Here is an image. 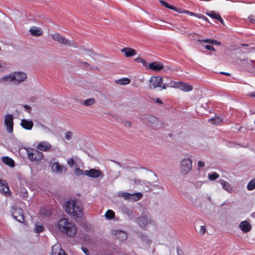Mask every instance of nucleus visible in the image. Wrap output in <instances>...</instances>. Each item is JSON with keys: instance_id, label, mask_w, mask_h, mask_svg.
<instances>
[{"instance_id": "nucleus-58", "label": "nucleus", "mask_w": 255, "mask_h": 255, "mask_svg": "<svg viewBox=\"0 0 255 255\" xmlns=\"http://www.w3.org/2000/svg\"><path fill=\"white\" fill-rule=\"evenodd\" d=\"M4 70V68L1 65H0V72L3 71Z\"/></svg>"}, {"instance_id": "nucleus-16", "label": "nucleus", "mask_w": 255, "mask_h": 255, "mask_svg": "<svg viewBox=\"0 0 255 255\" xmlns=\"http://www.w3.org/2000/svg\"><path fill=\"white\" fill-rule=\"evenodd\" d=\"M121 51L127 57H132L136 54V50L130 47H124Z\"/></svg>"}, {"instance_id": "nucleus-40", "label": "nucleus", "mask_w": 255, "mask_h": 255, "mask_svg": "<svg viewBox=\"0 0 255 255\" xmlns=\"http://www.w3.org/2000/svg\"><path fill=\"white\" fill-rule=\"evenodd\" d=\"M213 40L212 39H210V38H207V39H198V41L199 42H206V43H208L210 44H212V42H213Z\"/></svg>"}, {"instance_id": "nucleus-47", "label": "nucleus", "mask_w": 255, "mask_h": 255, "mask_svg": "<svg viewBox=\"0 0 255 255\" xmlns=\"http://www.w3.org/2000/svg\"><path fill=\"white\" fill-rule=\"evenodd\" d=\"M205 48L207 50H211V51H214L215 48L212 45H206L205 46Z\"/></svg>"}, {"instance_id": "nucleus-3", "label": "nucleus", "mask_w": 255, "mask_h": 255, "mask_svg": "<svg viewBox=\"0 0 255 255\" xmlns=\"http://www.w3.org/2000/svg\"><path fill=\"white\" fill-rule=\"evenodd\" d=\"M58 227L61 232L66 233L69 237L74 236L77 232L75 224L66 218H63L58 221Z\"/></svg>"}, {"instance_id": "nucleus-13", "label": "nucleus", "mask_w": 255, "mask_h": 255, "mask_svg": "<svg viewBox=\"0 0 255 255\" xmlns=\"http://www.w3.org/2000/svg\"><path fill=\"white\" fill-rule=\"evenodd\" d=\"M0 192L7 196L10 194V190L6 181L1 179H0Z\"/></svg>"}, {"instance_id": "nucleus-37", "label": "nucleus", "mask_w": 255, "mask_h": 255, "mask_svg": "<svg viewBox=\"0 0 255 255\" xmlns=\"http://www.w3.org/2000/svg\"><path fill=\"white\" fill-rule=\"evenodd\" d=\"M119 196L123 197L126 200H129L130 194L128 192H121L119 193Z\"/></svg>"}, {"instance_id": "nucleus-5", "label": "nucleus", "mask_w": 255, "mask_h": 255, "mask_svg": "<svg viewBox=\"0 0 255 255\" xmlns=\"http://www.w3.org/2000/svg\"><path fill=\"white\" fill-rule=\"evenodd\" d=\"M192 160L190 158L182 159L180 163V172L185 176L187 175L192 170Z\"/></svg>"}, {"instance_id": "nucleus-59", "label": "nucleus", "mask_w": 255, "mask_h": 255, "mask_svg": "<svg viewBox=\"0 0 255 255\" xmlns=\"http://www.w3.org/2000/svg\"><path fill=\"white\" fill-rule=\"evenodd\" d=\"M42 128L45 130H49V129L47 127H46L45 126H42Z\"/></svg>"}, {"instance_id": "nucleus-27", "label": "nucleus", "mask_w": 255, "mask_h": 255, "mask_svg": "<svg viewBox=\"0 0 255 255\" xmlns=\"http://www.w3.org/2000/svg\"><path fill=\"white\" fill-rule=\"evenodd\" d=\"M96 100L94 98H90L84 100L81 102V104L85 106H91L96 104Z\"/></svg>"}, {"instance_id": "nucleus-54", "label": "nucleus", "mask_w": 255, "mask_h": 255, "mask_svg": "<svg viewBox=\"0 0 255 255\" xmlns=\"http://www.w3.org/2000/svg\"><path fill=\"white\" fill-rule=\"evenodd\" d=\"M203 16V14L198 13H195V15L194 16H196L200 19H201L202 17Z\"/></svg>"}, {"instance_id": "nucleus-33", "label": "nucleus", "mask_w": 255, "mask_h": 255, "mask_svg": "<svg viewBox=\"0 0 255 255\" xmlns=\"http://www.w3.org/2000/svg\"><path fill=\"white\" fill-rule=\"evenodd\" d=\"M247 189L249 190H253L255 189V178L253 179L248 183Z\"/></svg>"}, {"instance_id": "nucleus-18", "label": "nucleus", "mask_w": 255, "mask_h": 255, "mask_svg": "<svg viewBox=\"0 0 255 255\" xmlns=\"http://www.w3.org/2000/svg\"><path fill=\"white\" fill-rule=\"evenodd\" d=\"M114 235L115 238L121 241H125L127 239V234L123 231H115Z\"/></svg>"}, {"instance_id": "nucleus-36", "label": "nucleus", "mask_w": 255, "mask_h": 255, "mask_svg": "<svg viewBox=\"0 0 255 255\" xmlns=\"http://www.w3.org/2000/svg\"><path fill=\"white\" fill-rule=\"evenodd\" d=\"M219 177V175L216 172H212L208 174V178L211 180H215Z\"/></svg>"}, {"instance_id": "nucleus-24", "label": "nucleus", "mask_w": 255, "mask_h": 255, "mask_svg": "<svg viewBox=\"0 0 255 255\" xmlns=\"http://www.w3.org/2000/svg\"><path fill=\"white\" fill-rule=\"evenodd\" d=\"M134 60L136 63H141V64H163L162 62L155 61L154 59L151 61H147L139 57H136Z\"/></svg>"}, {"instance_id": "nucleus-31", "label": "nucleus", "mask_w": 255, "mask_h": 255, "mask_svg": "<svg viewBox=\"0 0 255 255\" xmlns=\"http://www.w3.org/2000/svg\"><path fill=\"white\" fill-rule=\"evenodd\" d=\"M142 197V194L139 192L130 194L129 200L136 201L141 199Z\"/></svg>"}, {"instance_id": "nucleus-46", "label": "nucleus", "mask_w": 255, "mask_h": 255, "mask_svg": "<svg viewBox=\"0 0 255 255\" xmlns=\"http://www.w3.org/2000/svg\"><path fill=\"white\" fill-rule=\"evenodd\" d=\"M90 69L93 70H99L100 69L95 65H86Z\"/></svg>"}, {"instance_id": "nucleus-49", "label": "nucleus", "mask_w": 255, "mask_h": 255, "mask_svg": "<svg viewBox=\"0 0 255 255\" xmlns=\"http://www.w3.org/2000/svg\"><path fill=\"white\" fill-rule=\"evenodd\" d=\"M82 250L86 255H91L90 251L88 250L87 248L83 247Z\"/></svg>"}, {"instance_id": "nucleus-51", "label": "nucleus", "mask_w": 255, "mask_h": 255, "mask_svg": "<svg viewBox=\"0 0 255 255\" xmlns=\"http://www.w3.org/2000/svg\"><path fill=\"white\" fill-rule=\"evenodd\" d=\"M212 44H214L215 45H220L221 43L220 41L216 40L215 39H213Z\"/></svg>"}, {"instance_id": "nucleus-42", "label": "nucleus", "mask_w": 255, "mask_h": 255, "mask_svg": "<svg viewBox=\"0 0 255 255\" xmlns=\"http://www.w3.org/2000/svg\"><path fill=\"white\" fill-rule=\"evenodd\" d=\"M206 231V227L205 226H200V229L199 230V233L201 235H204Z\"/></svg>"}, {"instance_id": "nucleus-21", "label": "nucleus", "mask_w": 255, "mask_h": 255, "mask_svg": "<svg viewBox=\"0 0 255 255\" xmlns=\"http://www.w3.org/2000/svg\"><path fill=\"white\" fill-rule=\"evenodd\" d=\"M146 120L152 127H155L159 123L158 119L156 117L151 115L147 116L146 117Z\"/></svg>"}, {"instance_id": "nucleus-45", "label": "nucleus", "mask_w": 255, "mask_h": 255, "mask_svg": "<svg viewBox=\"0 0 255 255\" xmlns=\"http://www.w3.org/2000/svg\"><path fill=\"white\" fill-rule=\"evenodd\" d=\"M205 166V162L203 161H199L198 162V168L197 170H199L200 168L203 167Z\"/></svg>"}, {"instance_id": "nucleus-53", "label": "nucleus", "mask_w": 255, "mask_h": 255, "mask_svg": "<svg viewBox=\"0 0 255 255\" xmlns=\"http://www.w3.org/2000/svg\"><path fill=\"white\" fill-rule=\"evenodd\" d=\"M201 19L204 20V21H205L206 22H209V19L207 17H206L205 15H203Z\"/></svg>"}, {"instance_id": "nucleus-8", "label": "nucleus", "mask_w": 255, "mask_h": 255, "mask_svg": "<svg viewBox=\"0 0 255 255\" xmlns=\"http://www.w3.org/2000/svg\"><path fill=\"white\" fill-rule=\"evenodd\" d=\"M10 212L13 218L17 221L22 222L24 221L23 211L20 208L14 206L12 207Z\"/></svg>"}, {"instance_id": "nucleus-22", "label": "nucleus", "mask_w": 255, "mask_h": 255, "mask_svg": "<svg viewBox=\"0 0 255 255\" xmlns=\"http://www.w3.org/2000/svg\"><path fill=\"white\" fill-rule=\"evenodd\" d=\"M51 144L46 141H41L37 146V149L43 151H46L51 148Z\"/></svg>"}, {"instance_id": "nucleus-11", "label": "nucleus", "mask_w": 255, "mask_h": 255, "mask_svg": "<svg viewBox=\"0 0 255 255\" xmlns=\"http://www.w3.org/2000/svg\"><path fill=\"white\" fill-rule=\"evenodd\" d=\"M13 84H16L23 82L26 78V75L23 72H16L12 74Z\"/></svg>"}, {"instance_id": "nucleus-60", "label": "nucleus", "mask_w": 255, "mask_h": 255, "mask_svg": "<svg viewBox=\"0 0 255 255\" xmlns=\"http://www.w3.org/2000/svg\"><path fill=\"white\" fill-rule=\"evenodd\" d=\"M221 74H224V75H230L229 73H225V72H220Z\"/></svg>"}, {"instance_id": "nucleus-63", "label": "nucleus", "mask_w": 255, "mask_h": 255, "mask_svg": "<svg viewBox=\"0 0 255 255\" xmlns=\"http://www.w3.org/2000/svg\"><path fill=\"white\" fill-rule=\"evenodd\" d=\"M242 46H248V45L247 44H242Z\"/></svg>"}, {"instance_id": "nucleus-62", "label": "nucleus", "mask_w": 255, "mask_h": 255, "mask_svg": "<svg viewBox=\"0 0 255 255\" xmlns=\"http://www.w3.org/2000/svg\"><path fill=\"white\" fill-rule=\"evenodd\" d=\"M80 64H88V62H85V61H84V62H81Z\"/></svg>"}, {"instance_id": "nucleus-39", "label": "nucleus", "mask_w": 255, "mask_h": 255, "mask_svg": "<svg viewBox=\"0 0 255 255\" xmlns=\"http://www.w3.org/2000/svg\"><path fill=\"white\" fill-rule=\"evenodd\" d=\"M43 226L36 224L35 228V232L40 233V232H42L43 231Z\"/></svg>"}, {"instance_id": "nucleus-12", "label": "nucleus", "mask_w": 255, "mask_h": 255, "mask_svg": "<svg viewBox=\"0 0 255 255\" xmlns=\"http://www.w3.org/2000/svg\"><path fill=\"white\" fill-rule=\"evenodd\" d=\"M85 175L88 176L91 178H98L103 177L102 172L98 169L95 168L91 169L88 170H85Z\"/></svg>"}, {"instance_id": "nucleus-25", "label": "nucleus", "mask_w": 255, "mask_h": 255, "mask_svg": "<svg viewBox=\"0 0 255 255\" xmlns=\"http://www.w3.org/2000/svg\"><path fill=\"white\" fill-rule=\"evenodd\" d=\"M220 182L224 190L229 193L232 192L233 188L229 182L222 179L220 180Z\"/></svg>"}, {"instance_id": "nucleus-30", "label": "nucleus", "mask_w": 255, "mask_h": 255, "mask_svg": "<svg viewBox=\"0 0 255 255\" xmlns=\"http://www.w3.org/2000/svg\"><path fill=\"white\" fill-rule=\"evenodd\" d=\"M130 82V79L128 78H123L120 79L116 80L115 81V83L116 84L120 85H126L129 84Z\"/></svg>"}, {"instance_id": "nucleus-9", "label": "nucleus", "mask_w": 255, "mask_h": 255, "mask_svg": "<svg viewBox=\"0 0 255 255\" xmlns=\"http://www.w3.org/2000/svg\"><path fill=\"white\" fill-rule=\"evenodd\" d=\"M162 78L160 76H152L149 80V87L154 89L156 88H161L163 86Z\"/></svg>"}, {"instance_id": "nucleus-26", "label": "nucleus", "mask_w": 255, "mask_h": 255, "mask_svg": "<svg viewBox=\"0 0 255 255\" xmlns=\"http://www.w3.org/2000/svg\"><path fill=\"white\" fill-rule=\"evenodd\" d=\"M1 159L5 164L8 165L11 167H13L15 165L14 160L8 156L3 157Z\"/></svg>"}, {"instance_id": "nucleus-6", "label": "nucleus", "mask_w": 255, "mask_h": 255, "mask_svg": "<svg viewBox=\"0 0 255 255\" xmlns=\"http://www.w3.org/2000/svg\"><path fill=\"white\" fill-rule=\"evenodd\" d=\"M49 165L53 172L57 173H65L67 168L63 165L59 164L56 158H52L49 162Z\"/></svg>"}, {"instance_id": "nucleus-34", "label": "nucleus", "mask_w": 255, "mask_h": 255, "mask_svg": "<svg viewBox=\"0 0 255 255\" xmlns=\"http://www.w3.org/2000/svg\"><path fill=\"white\" fill-rule=\"evenodd\" d=\"M209 121L210 122H212V124H214L215 125H219L222 122V120L220 117H216L213 119H209Z\"/></svg>"}, {"instance_id": "nucleus-48", "label": "nucleus", "mask_w": 255, "mask_h": 255, "mask_svg": "<svg viewBox=\"0 0 255 255\" xmlns=\"http://www.w3.org/2000/svg\"><path fill=\"white\" fill-rule=\"evenodd\" d=\"M249 19L251 22L255 24V16L250 15V16H249Z\"/></svg>"}, {"instance_id": "nucleus-10", "label": "nucleus", "mask_w": 255, "mask_h": 255, "mask_svg": "<svg viewBox=\"0 0 255 255\" xmlns=\"http://www.w3.org/2000/svg\"><path fill=\"white\" fill-rule=\"evenodd\" d=\"M4 124L8 133L13 132V116L11 114H7L4 117Z\"/></svg>"}, {"instance_id": "nucleus-41", "label": "nucleus", "mask_w": 255, "mask_h": 255, "mask_svg": "<svg viewBox=\"0 0 255 255\" xmlns=\"http://www.w3.org/2000/svg\"><path fill=\"white\" fill-rule=\"evenodd\" d=\"M67 164L70 167H73L75 164V161L73 158H69L67 159Z\"/></svg>"}, {"instance_id": "nucleus-57", "label": "nucleus", "mask_w": 255, "mask_h": 255, "mask_svg": "<svg viewBox=\"0 0 255 255\" xmlns=\"http://www.w3.org/2000/svg\"><path fill=\"white\" fill-rule=\"evenodd\" d=\"M235 53H241L242 52V50L241 49L237 48L235 50Z\"/></svg>"}, {"instance_id": "nucleus-38", "label": "nucleus", "mask_w": 255, "mask_h": 255, "mask_svg": "<svg viewBox=\"0 0 255 255\" xmlns=\"http://www.w3.org/2000/svg\"><path fill=\"white\" fill-rule=\"evenodd\" d=\"M85 170L83 171L79 168H77L74 170V173L77 176L85 175Z\"/></svg>"}, {"instance_id": "nucleus-32", "label": "nucleus", "mask_w": 255, "mask_h": 255, "mask_svg": "<svg viewBox=\"0 0 255 255\" xmlns=\"http://www.w3.org/2000/svg\"><path fill=\"white\" fill-rule=\"evenodd\" d=\"M159 2L163 6H164L165 7L168 8L170 9H172L175 11H178L177 10V8L173 6V5L169 4L168 3L166 2L164 0H160Z\"/></svg>"}, {"instance_id": "nucleus-4", "label": "nucleus", "mask_w": 255, "mask_h": 255, "mask_svg": "<svg viewBox=\"0 0 255 255\" xmlns=\"http://www.w3.org/2000/svg\"><path fill=\"white\" fill-rule=\"evenodd\" d=\"M167 87L180 89L181 90L189 92L192 90L191 85L181 82H175L167 78V81L163 85L162 89H166Z\"/></svg>"}, {"instance_id": "nucleus-17", "label": "nucleus", "mask_w": 255, "mask_h": 255, "mask_svg": "<svg viewBox=\"0 0 255 255\" xmlns=\"http://www.w3.org/2000/svg\"><path fill=\"white\" fill-rule=\"evenodd\" d=\"M65 252L62 249L60 245L57 244L54 245L52 248V255H63Z\"/></svg>"}, {"instance_id": "nucleus-20", "label": "nucleus", "mask_w": 255, "mask_h": 255, "mask_svg": "<svg viewBox=\"0 0 255 255\" xmlns=\"http://www.w3.org/2000/svg\"><path fill=\"white\" fill-rule=\"evenodd\" d=\"M20 125L23 128L27 130H30L33 126V123L32 121L23 119L21 121Z\"/></svg>"}, {"instance_id": "nucleus-28", "label": "nucleus", "mask_w": 255, "mask_h": 255, "mask_svg": "<svg viewBox=\"0 0 255 255\" xmlns=\"http://www.w3.org/2000/svg\"><path fill=\"white\" fill-rule=\"evenodd\" d=\"M147 69H151L153 71L158 72L163 69L162 65H145Z\"/></svg>"}, {"instance_id": "nucleus-14", "label": "nucleus", "mask_w": 255, "mask_h": 255, "mask_svg": "<svg viewBox=\"0 0 255 255\" xmlns=\"http://www.w3.org/2000/svg\"><path fill=\"white\" fill-rule=\"evenodd\" d=\"M206 14L211 18L215 19L218 20L222 24L225 25L224 21L219 12H216L215 11H210L208 12H206Z\"/></svg>"}, {"instance_id": "nucleus-50", "label": "nucleus", "mask_w": 255, "mask_h": 255, "mask_svg": "<svg viewBox=\"0 0 255 255\" xmlns=\"http://www.w3.org/2000/svg\"><path fill=\"white\" fill-rule=\"evenodd\" d=\"M183 13H185L187 14H188L190 16H194L195 15V12H191V11H190L189 10H184L183 11Z\"/></svg>"}, {"instance_id": "nucleus-52", "label": "nucleus", "mask_w": 255, "mask_h": 255, "mask_svg": "<svg viewBox=\"0 0 255 255\" xmlns=\"http://www.w3.org/2000/svg\"><path fill=\"white\" fill-rule=\"evenodd\" d=\"M23 107L28 112H30L31 111V109L29 106L27 105H25L23 106Z\"/></svg>"}, {"instance_id": "nucleus-55", "label": "nucleus", "mask_w": 255, "mask_h": 255, "mask_svg": "<svg viewBox=\"0 0 255 255\" xmlns=\"http://www.w3.org/2000/svg\"><path fill=\"white\" fill-rule=\"evenodd\" d=\"M155 101L156 103H158L159 104H162V102L159 98H156Z\"/></svg>"}, {"instance_id": "nucleus-61", "label": "nucleus", "mask_w": 255, "mask_h": 255, "mask_svg": "<svg viewBox=\"0 0 255 255\" xmlns=\"http://www.w3.org/2000/svg\"><path fill=\"white\" fill-rule=\"evenodd\" d=\"M211 69L212 70H213V71L214 72H218V70H216V69H215V68H211Z\"/></svg>"}, {"instance_id": "nucleus-43", "label": "nucleus", "mask_w": 255, "mask_h": 255, "mask_svg": "<svg viewBox=\"0 0 255 255\" xmlns=\"http://www.w3.org/2000/svg\"><path fill=\"white\" fill-rule=\"evenodd\" d=\"M134 185H138L141 184L142 181L139 179H134L132 180Z\"/></svg>"}, {"instance_id": "nucleus-1", "label": "nucleus", "mask_w": 255, "mask_h": 255, "mask_svg": "<svg viewBox=\"0 0 255 255\" xmlns=\"http://www.w3.org/2000/svg\"><path fill=\"white\" fill-rule=\"evenodd\" d=\"M51 36L54 40L61 44L79 49L80 50L82 51L83 53L85 55H90L92 57L96 55V53L92 49L86 48L84 46L78 45L74 41L67 40L58 33L53 34Z\"/></svg>"}, {"instance_id": "nucleus-7", "label": "nucleus", "mask_w": 255, "mask_h": 255, "mask_svg": "<svg viewBox=\"0 0 255 255\" xmlns=\"http://www.w3.org/2000/svg\"><path fill=\"white\" fill-rule=\"evenodd\" d=\"M27 155L29 160L36 162L41 161L43 157V153L35 149L27 150Z\"/></svg>"}, {"instance_id": "nucleus-35", "label": "nucleus", "mask_w": 255, "mask_h": 255, "mask_svg": "<svg viewBox=\"0 0 255 255\" xmlns=\"http://www.w3.org/2000/svg\"><path fill=\"white\" fill-rule=\"evenodd\" d=\"M105 216L108 219H112L115 217V213L112 210H109L106 212Z\"/></svg>"}, {"instance_id": "nucleus-15", "label": "nucleus", "mask_w": 255, "mask_h": 255, "mask_svg": "<svg viewBox=\"0 0 255 255\" xmlns=\"http://www.w3.org/2000/svg\"><path fill=\"white\" fill-rule=\"evenodd\" d=\"M239 227L244 233L249 232L252 229V225L250 222L247 221L241 222Z\"/></svg>"}, {"instance_id": "nucleus-56", "label": "nucleus", "mask_w": 255, "mask_h": 255, "mask_svg": "<svg viewBox=\"0 0 255 255\" xmlns=\"http://www.w3.org/2000/svg\"><path fill=\"white\" fill-rule=\"evenodd\" d=\"M250 65L252 67L251 72L255 73V65Z\"/></svg>"}, {"instance_id": "nucleus-44", "label": "nucleus", "mask_w": 255, "mask_h": 255, "mask_svg": "<svg viewBox=\"0 0 255 255\" xmlns=\"http://www.w3.org/2000/svg\"><path fill=\"white\" fill-rule=\"evenodd\" d=\"M72 136V132L71 131H67L65 133V138L67 140H70Z\"/></svg>"}, {"instance_id": "nucleus-19", "label": "nucleus", "mask_w": 255, "mask_h": 255, "mask_svg": "<svg viewBox=\"0 0 255 255\" xmlns=\"http://www.w3.org/2000/svg\"><path fill=\"white\" fill-rule=\"evenodd\" d=\"M137 222L141 227H145L146 225L151 223V220L146 217H141L137 219Z\"/></svg>"}, {"instance_id": "nucleus-29", "label": "nucleus", "mask_w": 255, "mask_h": 255, "mask_svg": "<svg viewBox=\"0 0 255 255\" xmlns=\"http://www.w3.org/2000/svg\"><path fill=\"white\" fill-rule=\"evenodd\" d=\"M8 82H12L13 83L12 74L4 76L0 79V83L4 84Z\"/></svg>"}, {"instance_id": "nucleus-64", "label": "nucleus", "mask_w": 255, "mask_h": 255, "mask_svg": "<svg viewBox=\"0 0 255 255\" xmlns=\"http://www.w3.org/2000/svg\"><path fill=\"white\" fill-rule=\"evenodd\" d=\"M63 255H67L66 253H65Z\"/></svg>"}, {"instance_id": "nucleus-2", "label": "nucleus", "mask_w": 255, "mask_h": 255, "mask_svg": "<svg viewBox=\"0 0 255 255\" xmlns=\"http://www.w3.org/2000/svg\"><path fill=\"white\" fill-rule=\"evenodd\" d=\"M66 212L71 216L80 217L83 215V207L79 200H70L65 204Z\"/></svg>"}, {"instance_id": "nucleus-23", "label": "nucleus", "mask_w": 255, "mask_h": 255, "mask_svg": "<svg viewBox=\"0 0 255 255\" xmlns=\"http://www.w3.org/2000/svg\"><path fill=\"white\" fill-rule=\"evenodd\" d=\"M29 32L33 36H38L43 33V31L41 28L34 26L30 28Z\"/></svg>"}]
</instances>
